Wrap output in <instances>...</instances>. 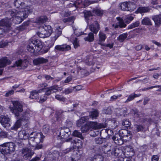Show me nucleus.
I'll list each match as a JSON object with an SVG mask.
<instances>
[{"label": "nucleus", "instance_id": "1", "mask_svg": "<svg viewBox=\"0 0 161 161\" xmlns=\"http://www.w3.org/2000/svg\"><path fill=\"white\" fill-rule=\"evenodd\" d=\"M29 10L27 9L22 11L19 12L15 9H10L7 12L8 15H10L11 17L9 18H13L12 20L15 24H19L21 23L23 19L28 16L30 13Z\"/></svg>", "mask_w": 161, "mask_h": 161}, {"label": "nucleus", "instance_id": "2", "mask_svg": "<svg viewBox=\"0 0 161 161\" xmlns=\"http://www.w3.org/2000/svg\"><path fill=\"white\" fill-rule=\"evenodd\" d=\"M44 137L45 136L43 135L42 133L33 132L29 136V144L32 147H36L35 149H41L42 147V145L38 144L42 142Z\"/></svg>", "mask_w": 161, "mask_h": 161}, {"label": "nucleus", "instance_id": "3", "mask_svg": "<svg viewBox=\"0 0 161 161\" xmlns=\"http://www.w3.org/2000/svg\"><path fill=\"white\" fill-rule=\"evenodd\" d=\"M42 47V43L40 40L35 38H31L29 41L27 47V50L31 53L40 51Z\"/></svg>", "mask_w": 161, "mask_h": 161}, {"label": "nucleus", "instance_id": "4", "mask_svg": "<svg viewBox=\"0 0 161 161\" xmlns=\"http://www.w3.org/2000/svg\"><path fill=\"white\" fill-rule=\"evenodd\" d=\"M62 88L58 87L57 85H54L49 87H47L45 89V95L43 97H40L39 102L40 103L44 102L47 99L46 96H48L52 93H56L59 90H61Z\"/></svg>", "mask_w": 161, "mask_h": 161}, {"label": "nucleus", "instance_id": "5", "mask_svg": "<svg viewBox=\"0 0 161 161\" xmlns=\"http://www.w3.org/2000/svg\"><path fill=\"white\" fill-rule=\"evenodd\" d=\"M40 31L37 33V35L42 38L49 36L51 34L52 29L51 26L44 25L39 27Z\"/></svg>", "mask_w": 161, "mask_h": 161}, {"label": "nucleus", "instance_id": "6", "mask_svg": "<svg viewBox=\"0 0 161 161\" xmlns=\"http://www.w3.org/2000/svg\"><path fill=\"white\" fill-rule=\"evenodd\" d=\"M58 131L59 133L58 136L61 137V139L63 140H62L64 142H66V140L68 139V137L71 134L69 129L68 128H61Z\"/></svg>", "mask_w": 161, "mask_h": 161}, {"label": "nucleus", "instance_id": "7", "mask_svg": "<svg viewBox=\"0 0 161 161\" xmlns=\"http://www.w3.org/2000/svg\"><path fill=\"white\" fill-rule=\"evenodd\" d=\"M13 103L14 106L12 108V112L16 116H18L23 110L22 105L17 101H13Z\"/></svg>", "mask_w": 161, "mask_h": 161}, {"label": "nucleus", "instance_id": "8", "mask_svg": "<svg viewBox=\"0 0 161 161\" xmlns=\"http://www.w3.org/2000/svg\"><path fill=\"white\" fill-rule=\"evenodd\" d=\"M119 133L120 137H122L123 140L126 142L130 141L132 138V134L130 131L122 129L119 130Z\"/></svg>", "mask_w": 161, "mask_h": 161}, {"label": "nucleus", "instance_id": "9", "mask_svg": "<svg viewBox=\"0 0 161 161\" xmlns=\"http://www.w3.org/2000/svg\"><path fill=\"white\" fill-rule=\"evenodd\" d=\"M120 7L122 10L133 11L135 9V5L130 3L125 2L120 5Z\"/></svg>", "mask_w": 161, "mask_h": 161}, {"label": "nucleus", "instance_id": "10", "mask_svg": "<svg viewBox=\"0 0 161 161\" xmlns=\"http://www.w3.org/2000/svg\"><path fill=\"white\" fill-rule=\"evenodd\" d=\"M114 153V156L115 157H120L122 158V160H123L125 157L128 156L127 154L125 155L124 151H123L121 148L115 147L113 150Z\"/></svg>", "mask_w": 161, "mask_h": 161}, {"label": "nucleus", "instance_id": "11", "mask_svg": "<svg viewBox=\"0 0 161 161\" xmlns=\"http://www.w3.org/2000/svg\"><path fill=\"white\" fill-rule=\"evenodd\" d=\"M87 123L91 130L92 129H99L105 127V125L103 123H98L97 122L92 121L89 120Z\"/></svg>", "mask_w": 161, "mask_h": 161}, {"label": "nucleus", "instance_id": "12", "mask_svg": "<svg viewBox=\"0 0 161 161\" xmlns=\"http://www.w3.org/2000/svg\"><path fill=\"white\" fill-rule=\"evenodd\" d=\"M66 141L67 142H70L73 146L77 147L78 148H80L82 146L83 144L81 141L78 139L73 140L72 137H69L66 140Z\"/></svg>", "mask_w": 161, "mask_h": 161}, {"label": "nucleus", "instance_id": "13", "mask_svg": "<svg viewBox=\"0 0 161 161\" xmlns=\"http://www.w3.org/2000/svg\"><path fill=\"white\" fill-rule=\"evenodd\" d=\"M90 30L93 34H97L100 29V25L97 21L94 20V23L89 25Z\"/></svg>", "mask_w": 161, "mask_h": 161}, {"label": "nucleus", "instance_id": "14", "mask_svg": "<svg viewBox=\"0 0 161 161\" xmlns=\"http://www.w3.org/2000/svg\"><path fill=\"white\" fill-rule=\"evenodd\" d=\"M22 156L25 159H27L31 158L33 155L34 153L31 149L28 148H23L22 150Z\"/></svg>", "mask_w": 161, "mask_h": 161}, {"label": "nucleus", "instance_id": "15", "mask_svg": "<svg viewBox=\"0 0 161 161\" xmlns=\"http://www.w3.org/2000/svg\"><path fill=\"white\" fill-rule=\"evenodd\" d=\"M10 119L7 115H1L0 116V123L4 127H9Z\"/></svg>", "mask_w": 161, "mask_h": 161}, {"label": "nucleus", "instance_id": "16", "mask_svg": "<svg viewBox=\"0 0 161 161\" xmlns=\"http://www.w3.org/2000/svg\"><path fill=\"white\" fill-rule=\"evenodd\" d=\"M110 146L108 144L104 145L103 146L101 147L102 149L106 148L104 150H103L102 151L103 153H106V156L108 157H113L114 156V153H113V150L112 151L111 149H109Z\"/></svg>", "mask_w": 161, "mask_h": 161}, {"label": "nucleus", "instance_id": "17", "mask_svg": "<svg viewBox=\"0 0 161 161\" xmlns=\"http://www.w3.org/2000/svg\"><path fill=\"white\" fill-rule=\"evenodd\" d=\"M11 24L9 20L8 19H3L0 21V27H6L8 31L10 29Z\"/></svg>", "mask_w": 161, "mask_h": 161}, {"label": "nucleus", "instance_id": "18", "mask_svg": "<svg viewBox=\"0 0 161 161\" xmlns=\"http://www.w3.org/2000/svg\"><path fill=\"white\" fill-rule=\"evenodd\" d=\"M30 115L28 111L23 113L19 119L24 123H26V125L29 123L28 121L30 118Z\"/></svg>", "mask_w": 161, "mask_h": 161}, {"label": "nucleus", "instance_id": "19", "mask_svg": "<svg viewBox=\"0 0 161 161\" xmlns=\"http://www.w3.org/2000/svg\"><path fill=\"white\" fill-rule=\"evenodd\" d=\"M116 19L118 21L117 23V24L115 25L114 28L116 29L119 27L120 28H125L126 26V24H125V22L124 21L123 18H121L119 17H117Z\"/></svg>", "mask_w": 161, "mask_h": 161}, {"label": "nucleus", "instance_id": "20", "mask_svg": "<svg viewBox=\"0 0 161 161\" xmlns=\"http://www.w3.org/2000/svg\"><path fill=\"white\" fill-rule=\"evenodd\" d=\"M84 15L88 25L92 24L93 23H94V21H93V20L91 12L90 11L85 12L84 13Z\"/></svg>", "mask_w": 161, "mask_h": 161}, {"label": "nucleus", "instance_id": "21", "mask_svg": "<svg viewBox=\"0 0 161 161\" xmlns=\"http://www.w3.org/2000/svg\"><path fill=\"white\" fill-rule=\"evenodd\" d=\"M124 153L125 155L127 154L128 156L127 157H125V158H129L134 155V150L132 147L126 146L125 147Z\"/></svg>", "mask_w": 161, "mask_h": 161}, {"label": "nucleus", "instance_id": "22", "mask_svg": "<svg viewBox=\"0 0 161 161\" xmlns=\"http://www.w3.org/2000/svg\"><path fill=\"white\" fill-rule=\"evenodd\" d=\"M48 61V60L42 57H39L34 59L33 62L34 65H37L41 64L46 63Z\"/></svg>", "mask_w": 161, "mask_h": 161}, {"label": "nucleus", "instance_id": "23", "mask_svg": "<svg viewBox=\"0 0 161 161\" xmlns=\"http://www.w3.org/2000/svg\"><path fill=\"white\" fill-rule=\"evenodd\" d=\"M42 89H40L38 90H33L30 92L29 98L32 99H36L38 98L39 93L43 91Z\"/></svg>", "mask_w": 161, "mask_h": 161}, {"label": "nucleus", "instance_id": "24", "mask_svg": "<svg viewBox=\"0 0 161 161\" xmlns=\"http://www.w3.org/2000/svg\"><path fill=\"white\" fill-rule=\"evenodd\" d=\"M28 65V62L26 60H22L21 59L15 62L14 66L17 67L21 66L23 69L25 68Z\"/></svg>", "mask_w": 161, "mask_h": 161}, {"label": "nucleus", "instance_id": "25", "mask_svg": "<svg viewBox=\"0 0 161 161\" xmlns=\"http://www.w3.org/2000/svg\"><path fill=\"white\" fill-rule=\"evenodd\" d=\"M26 125V123H24L19 119L16 122L14 125L11 127V129L12 130H17L21 126L23 125L25 126Z\"/></svg>", "mask_w": 161, "mask_h": 161}, {"label": "nucleus", "instance_id": "26", "mask_svg": "<svg viewBox=\"0 0 161 161\" xmlns=\"http://www.w3.org/2000/svg\"><path fill=\"white\" fill-rule=\"evenodd\" d=\"M55 49L58 50L64 51L70 50L71 47L69 45L64 44L61 45H57L55 47Z\"/></svg>", "mask_w": 161, "mask_h": 161}, {"label": "nucleus", "instance_id": "27", "mask_svg": "<svg viewBox=\"0 0 161 161\" xmlns=\"http://www.w3.org/2000/svg\"><path fill=\"white\" fill-rule=\"evenodd\" d=\"M97 1H89L88 0H78L77 3L79 4H82L83 5L84 7H86L91 4L96 3Z\"/></svg>", "mask_w": 161, "mask_h": 161}, {"label": "nucleus", "instance_id": "28", "mask_svg": "<svg viewBox=\"0 0 161 161\" xmlns=\"http://www.w3.org/2000/svg\"><path fill=\"white\" fill-rule=\"evenodd\" d=\"M30 135L26 132L24 130L20 131L18 133V137L21 140H26L28 138Z\"/></svg>", "mask_w": 161, "mask_h": 161}, {"label": "nucleus", "instance_id": "29", "mask_svg": "<svg viewBox=\"0 0 161 161\" xmlns=\"http://www.w3.org/2000/svg\"><path fill=\"white\" fill-rule=\"evenodd\" d=\"M152 19L154 21L156 26L158 27L161 25V14L153 16Z\"/></svg>", "mask_w": 161, "mask_h": 161}, {"label": "nucleus", "instance_id": "30", "mask_svg": "<svg viewBox=\"0 0 161 161\" xmlns=\"http://www.w3.org/2000/svg\"><path fill=\"white\" fill-rule=\"evenodd\" d=\"M89 120L88 116H84L81 117L76 121V126L77 127H80L85 122L87 123Z\"/></svg>", "mask_w": 161, "mask_h": 161}, {"label": "nucleus", "instance_id": "31", "mask_svg": "<svg viewBox=\"0 0 161 161\" xmlns=\"http://www.w3.org/2000/svg\"><path fill=\"white\" fill-rule=\"evenodd\" d=\"M99 115V112L97 109H93L89 113V120L96 119H97Z\"/></svg>", "mask_w": 161, "mask_h": 161}, {"label": "nucleus", "instance_id": "32", "mask_svg": "<svg viewBox=\"0 0 161 161\" xmlns=\"http://www.w3.org/2000/svg\"><path fill=\"white\" fill-rule=\"evenodd\" d=\"M11 62L7 57L2 58L0 59V68H3L5 67L7 65L9 64Z\"/></svg>", "mask_w": 161, "mask_h": 161}, {"label": "nucleus", "instance_id": "33", "mask_svg": "<svg viewBox=\"0 0 161 161\" xmlns=\"http://www.w3.org/2000/svg\"><path fill=\"white\" fill-rule=\"evenodd\" d=\"M6 143H5L0 145V152L2 154H5L10 153V152L8 148Z\"/></svg>", "mask_w": 161, "mask_h": 161}, {"label": "nucleus", "instance_id": "34", "mask_svg": "<svg viewBox=\"0 0 161 161\" xmlns=\"http://www.w3.org/2000/svg\"><path fill=\"white\" fill-rule=\"evenodd\" d=\"M24 0H15L14 2V6L16 8H23L25 6V3H24Z\"/></svg>", "mask_w": 161, "mask_h": 161}, {"label": "nucleus", "instance_id": "35", "mask_svg": "<svg viewBox=\"0 0 161 161\" xmlns=\"http://www.w3.org/2000/svg\"><path fill=\"white\" fill-rule=\"evenodd\" d=\"M7 148H8L10 153L14 152L15 150L16 145L15 144L12 142H6Z\"/></svg>", "mask_w": 161, "mask_h": 161}, {"label": "nucleus", "instance_id": "36", "mask_svg": "<svg viewBox=\"0 0 161 161\" xmlns=\"http://www.w3.org/2000/svg\"><path fill=\"white\" fill-rule=\"evenodd\" d=\"M47 20V18L46 16H41L36 19V23L39 24H42L44 23Z\"/></svg>", "mask_w": 161, "mask_h": 161}, {"label": "nucleus", "instance_id": "37", "mask_svg": "<svg viewBox=\"0 0 161 161\" xmlns=\"http://www.w3.org/2000/svg\"><path fill=\"white\" fill-rule=\"evenodd\" d=\"M84 40L86 41L89 42H93L94 40V36L93 33L92 32H90L88 33L87 36L84 38Z\"/></svg>", "mask_w": 161, "mask_h": 161}, {"label": "nucleus", "instance_id": "38", "mask_svg": "<svg viewBox=\"0 0 161 161\" xmlns=\"http://www.w3.org/2000/svg\"><path fill=\"white\" fill-rule=\"evenodd\" d=\"M142 24L147 25L151 26L152 25V23L150 19L148 17H145L142 20Z\"/></svg>", "mask_w": 161, "mask_h": 161}, {"label": "nucleus", "instance_id": "39", "mask_svg": "<svg viewBox=\"0 0 161 161\" xmlns=\"http://www.w3.org/2000/svg\"><path fill=\"white\" fill-rule=\"evenodd\" d=\"M124 21L125 23L129 24L134 19V17L132 15H127L123 17Z\"/></svg>", "mask_w": 161, "mask_h": 161}, {"label": "nucleus", "instance_id": "40", "mask_svg": "<svg viewBox=\"0 0 161 161\" xmlns=\"http://www.w3.org/2000/svg\"><path fill=\"white\" fill-rule=\"evenodd\" d=\"M99 41L102 42H104L107 38L106 35L102 31H100L98 34Z\"/></svg>", "mask_w": 161, "mask_h": 161}, {"label": "nucleus", "instance_id": "41", "mask_svg": "<svg viewBox=\"0 0 161 161\" xmlns=\"http://www.w3.org/2000/svg\"><path fill=\"white\" fill-rule=\"evenodd\" d=\"M66 111H64L62 110H59L56 112V115L59 118H63L66 114Z\"/></svg>", "mask_w": 161, "mask_h": 161}, {"label": "nucleus", "instance_id": "42", "mask_svg": "<svg viewBox=\"0 0 161 161\" xmlns=\"http://www.w3.org/2000/svg\"><path fill=\"white\" fill-rule=\"evenodd\" d=\"M72 135L73 136L79 137L81 139H83L84 137H83L82 133L78 130H75L72 133Z\"/></svg>", "mask_w": 161, "mask_h": 161}, {"label": "nucleus", "instance_id": "43", "mask_svg": "<svg viewBox=\"0 0 161 161\" xmlns=\"http://www.w3.org/2000/svg\"><path fill=\"white\" fill-rule=\"evenodd\" d=\"M151 8L149 7H140L138 10L141 13H146L150 12Z\"/></svg>", "mask_w": 161, "mask_h": 161}, {"label": "nucleus", "instance_id": "44", "mask_svg": "<svg viewBox=\"0 0 161 161\" xmlns=\"http://www.w3.org/2000/svg\"><path fill=\"white\" fill-rule=\"evenodd\" d=\"M62 34L61 30H56L55 32V36L52 38V41H55Z\"/></svg>", "mask_w": 161, "mask_h": 161}, {"label": "nucleus", "instance_id": "45", "mask_svg": "<svg viewBox=\"0 0 161 161\" xmlns=\"http://www.w3.org/2000/svg\"><path fill=\"white\" fill-rule=\"evenodd\" d=\"M113 140L114 141V142L118 145H121L123 143L122 140L120 138L119 139L116 136H113L112 137Z\"/></svg>", "mask_w": 161, "mask_h": 161}, {"label": "nucleus", "instance_id": "46", "mask_svg": "<svg viewBox=\"0 0 161 161\" xmlns=\"http://www.w3.org/2000/svg\"><path fill=\"white\" fill-rule=\"evenodd\" d=\"M81 132L83 133L86 132L89 130H90L87 122L85 125L81 126Z\"/></svg>", "mask_w": 161, "mask_h": 161}, {"label": "nucleus", "instance_id": "47", "mask_svg": "<svg viewBox=\"0 0 161 161\" xmlns=\"http://www.w3.org/2000/svg\"><path fill=\"white\" fill-rule=\"evenodd\" d=\"M128 34L126 33H123L118 37L117 39L120 42H123L127 37Z\"/></svg>", "mask_w": 161, "mask_h": 161}, {"label": "nucleus", "instance_id": "48", "mask_svg": "<svg viewBox=\"0 0 161 161\" xmlns=\"http://www.w3.org/2000/svg\"><path fill=\"white\" fill-rule=\"evenodd\" d=\"M139 21H136V22L128 25L127 27V29H132L136 27H138L139 25Z\"/></svg>", "mask_w": 161, "mask_h": 161}, {"label": "nucleus", "instance_id": "49", "mask_svg": "<svg viewBox=\"0 0 161 161\" xmlns=\"http://www.w3.org/2000/svg\"><path fill=\"white\" fill-rule=\"evenodd\" d=\"M70 40L72 42L74 47L75 48H77L79 46V42L78 41L77 38L75 37L74 39H73L71 37L70 38Z\"/></svg>", "mask_w": 161, "mask_h": 161}, {"label": "nucleus", "instance_id": "50", "mask_svg": "<svg viewBox=\"0 0 161 161\" xmlns=\"http://www.w3.org/2000/svg\"><path fill=\"white\" fill-rule=\"evenodd\" d=\"M93 12L98 16H102L103 13V11L99 9L96 8L93 10Z\"/></svg>", "mask_w": 161, "mask_h": 161}, {"label": "nucleus", "instance_id": "51", "mask_svg": "<svg viewBox=\"0 0 161 161\" xmlns=\"http://www.w3.org/2000/svg\"><path fill=\"white\" fill-rule=\"evenodd\" d=\"M138 96H138L136 94H132L130 95H129L128 98L125 101V103L128 102H129L130 101L133 100L135 98L138 97Z\"/></svg>", "mask_w": 161, "mask_h": 161}, {"label": "nucleus", "instance_id": "52", "mask_svg": "<svg viewBox=\"0 0 161 161\" xmlns=\"http://www.w3.org/2000/svg\"><path fill=\"white\" fill-rule=\"evenodd\" d=\"M130 122L129 121L128 119H126L123 120L122 121V125L125 127L128 128L130 126Z\"/></svg>", "mask_w": 161, "mask_h": 161}, {"label": "nucleus", "instance_id": "53", "mask_svg": "<svg viewBox=\"0 0 161 161\" xmlns=\"http://www.w3.org/2000/svg\"><path fill=\"white\" fill-rule=\"evenodd\" d=\"M136 130V132L142 131L143 130L144 127L141 125H136L135 126Z\"/></svg>", "mask_w": 161, "mask_h": 161}, {"label": "nucleus", "instance_id": "54", "mask_svg": "<svg viewBox=\"0 0 161 161\" xmlns=\"http://www.w3.org/2000/svg\"><path fill=\"white\" fill-rule=\"evenodd\" d=\"M75 19V18L74 16H72L69 17H68L64 19V21L65 22H73Z\"/></svg>", "mask_w": 161, "mask_h": 161}, {"label": "nucleus", "instance_id": "55", "mask_svg": "<svg viewBox=\"0 0 161 161\" xmlns=\"http://www.w3.org/2000/svg\"><path fill=\"white\" fill-rule=\"evenodd\" d=\"M49 126L48 125H44L43 127L42 131L45 133H47L49 132Z\"/></svg>", "mask_w": 161, "mask_h": 161}, {"label": "nucleus", "instance_id": "56", "mask_svg": "<svg viewBox=\"0 0 161 161\" xmlns=\"http://www.w3.org/2000/svg\"><path fill=\"white\" fill-rule=\"evenodd\" d=\"M48 86L47 84L46 83H42L39 84L38 85L39 87L40 88H42L41 89H42L43 91L44 90L45 91V89L46 88V87H47Z\"/></svg>", "mask_w": 161, "mask_h": 161}, {"label": "nucleus", "instance_id": "57", "mask_svg": "<svg viewBox=\"0 0 161 161\" xmlns=\"http://www.w3.org/2000/svg\"><path fill=\"white\" fill-rule=\"evenodd\" d=\"M7 31H8L7 30L5 31V29L0 27V38L3 37L4 36V34Z\"/></svg>", "mask_w": 161, "mask_h": 161}, {"label": "nucleus", "instance_id": "58", "mask_svg": "<svg viewBox=\"0 0 161 161\" xmlns=\"http://www.w3.org/2000/svg\"><path fill=\"white\" fill-rule=\"evenodd\" d=\"M8 44V42L4 41H0V47L3 48L7 46Z\"/></svg>", "mask_w": 161, "mask_h": 161}, {"label": "nucleus", "instance_id": "59", "mask_svg": "<svg viewBox=\"0 0 161 161\" xmlns=\"http://www.w3.org/2000/svg\"><path fill=\"white\" fill-rule=\"evenodd\" d=\"M55 98L57 100L62 101H64L65 100V98L62 97V96L57 95L55 96Z\"/></svg>", "mask_w": 161, "mask_h": 161}, {"label": "nucleus", "instance_id": "60", "mask_svg": "<svg viewBox=\"0 0 161 161\" xmlns=\"http://www.w3.org/2000/svg\"><path fill=\"white\" fill-rule=\"evenodd\" d=\"M43 76L47 81H50L54 79V78L52 77L50 75H45Z\"/></svg>", "mask_w": 161, "mask_h": 161}, {"label": "nucleus", "instance_id": "61", "mask_svg": "<svg viewBox=\"0 0 161 161\" xmlns=\"http://www.w3.org/2000/svg\"><path fill=\"white\" fill-rule=\"evenodd\" d=\"M73 149V147H70L69 148H68L62 151V153L63 155H65V154L68 153L70 152L71 150Z\"/></svg>", "mask_w": 161, "mask_h": 161}, {"label": "nucleus", "instance_id": "62", "mask_svg": "<svg viewBox=\"0 0 161 161\" xmlns=\"http://www.w3.org/2000/svg\"><path fill=\"white\" fill-rule=\"evenodd\" d=\"M104 112L106 114H110L112 112L111 108L110 107H108L107 109L104 110Z\"/></svg>", "mask_w": 161, "mask_h": 161}, {"label": "nucleus", "instance_id": "63", "mask_svg": "<svg viewBox=\"0 0 161 161\" xmlns=\"http://www.w3.org/2000/svg\"><path fill=\"white\" fill-rule=\"evenodd\" d=\"M95 140L97 144H101L103 142V139L100 137L95 138Z\"/></svg>", "mask_w": 161, "mask_h": 161}, {"label": "nucleus", "instance_id": "64", "mask_svg": "<svg viewBox=\"0 0 161 161\" xmlns=\"http://www.w3.org/2000/svg\"><path fill=\"white\" fill-rule=\"evenodd\" d=\"M14 93V91L13 90H11L7 92L5 94V96L8 97L10 96L13 94Z\"/></svg>", "mask_w": 161, "mask_h": 161}]
</instances>
